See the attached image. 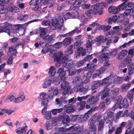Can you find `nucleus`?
Listing matches in <instances>:
<instances>
[{
    "label": "nucleus",
    "instance_id": "1",
    "mask_svg": "<svg viewBox=\"0 0 134 134\" xmlns=\"http://www.w3.org/2000/svg\"><path fill=\"white\" fill-rule=\"evenodd\" d=\"M90 96V94H88L86 96H82L81 97H78L77 98H75L74 97L71 98L70 99L68 100L69 103H71L74 104L75 103L77 100V101H79L77 103V106L80 107L79 108V110H83L85 108L86 102L85 101H83V100H85Z\"/></svg>",
    "mask_w": 134,
    "mask_h": 134
},
{
    "label": "nucleus",
    "instance_id": "2",
    "mask_svg": "<svg viewBox=\"0 0 134 134\" xmlns=\"http://www.w3.org/2000/svg\"><path fill=\"white\" fill-rule=\"evenodd\" d=\"M59 93V90L58 87H57L55 88L54 87H52L48 91V93L47 94L46 93H42L40 94V98H43V97L47 99L49 98L50 100L53 99L54 96L57 95Z\"/></svg>",
    "mask_w": 134,
    "mask_h": 134
},
{
    "label": "nucleus",
    "instance_id": "3",
    "mask_svg": "<svg viewBox=\"0 0 134 134\" xmlns=\"http://www.w3.org/2000/svg\"><path fill=\"white\" fill-rule=\"evenodd\" d=\"M52 25L56 28L60 29L63 26L64 21L62 17L58 16L57 17L54 18L52 20Z\"/></svg>",
    "mask_w": 134,
    "mask_h": 134
},
{
    "label": "nucleus",
    "instance_id": "4",
    "mask_svg": "<svg viewBox=\"0 0 134 134\" xmlns=\"http://www.w3.org/2000/svg\"><path fill=\"white\" fill-rule=\"evenodd\" d=\"M65 58L62 61L63 67L68 69L71 68L74 65L73 61L72 60H69L67 57H65Z\"/></svg>",
    "mask_w": 134,
    "mask_h": 134
},
{
    "label": "nucleus",
    "instance_id": "5",
    "mask_svg": "<svg viewBox=\"0 0 134 134\" xmlns=\"http://www.w3.org/2000/svg\"><path fill=\"white\" fill-rule=\"evenodd\" d=\"M11 26L10 24L6 22L3 24L2 26L0 27V33L5 32L8 33V35L10 36V30L8 28Z\"/></svg>",
    "mask_w": 134,
    "mask_h": 134
},
{
    "label": "nucleus",
    "instance_id": "6",
    "mask_svg": "<svg viewBox=\"0 0 134 134\" xmlns=\"http://www.w3.org/2000/svg\"><path fill=\"white\" fill-rule=\"evenodd\" d=\"M110 91V89L109 88H106L102 91L99 92V93L97 95L98 97L101 96V99H103L106 97L109 96Z\"/></svg>",
    "mask_w": 134,
    "mask_h": 134
},
{
    "label": "nucleus",
    "instance_id": "7",
    "mask_svg": "<svg viewBox=\"0 0 134 134\" xmlns=\"http://www.w3.org/2000/svg\"><path fill=\"white\" fill-rule=\"evenodd\" d=\"M85 2L83 0H69L68 2L73 4V7L76 9H78L82 2Z\"/></svg>",
    "mask_w": 134,
    "mask_h": 134
},
{
    "label": "nucleus",
    "instance_id": "8",
    "mask_svg": "<svg viewBox=\"0 0 134 134\" xmlns=\"http://www.w3.org/2000/svg\"><path fill=\"white\" fill-rule=\"evenodd\" d=\"M109 54L107 52H103L101 55L98 56V59L99 62L101 63L105 61H109Z\"/></svg>",
    "mask_w": 134,
    "mask_h": 134
},
{
    "label": "nucleus",
    "instance_id": "9",
    "mask_svg": "<svg viewBox=\"0 0 134 134\" xmlns=\"http://www.w3.org/2000/svg\"><path fill=\"white\" fill-rule=\"evenodd\" d=\"M89 97V98L87 101V102L89 105H92L95 104L97 103L99 100V98L98 97L97 95L95 96L91 95L87 98Z\"/></svg>",
    "mask_w": 134,
    "mask_h": 134
},
{
    "label": "nucleus",
    "instance_id": "10",
    "mask_svg": "<svg viewBox=\"0 0 134 134\" xmlns=\"http://www.w3.org/2000/svg\"><path fill=\"white\" fill-rule=\"evenodd\" d=\"M40 94L38 97V98L41 100L42 102L41 103V105L42 106H44V107L42 109V114H44V113L46 111H44L46 109H47L48 106V103L49 100L48 99H47L46 98H44L43 97V98H40Z\"/></svg>",
    "mask_w": 134,
    "mask_h": 134
},
{
    "label": "nucleus",
    "instance_id": "11",
    "mask_svg": "<svg viewBox=\"0 0 134 134\" xmlns=\"http://www.w3.org/2000/svg\"><path fill=\"white\" fill-rule=\"evenodd\" d=\"M63 52L62 51H59L57 52L54 54V62H57V61L61 60V62L66 57V56H63Z\"/></svg>",
    "mask_w": 134,
    "mask_h": 134
},
{
    "label": "nucleus",
    "instance_id": "12",
    "mask_svg": "<svg viewBox=\"0 0 134 134\" xmlns=\"http://www.w3.org/2000/svg\"><path fill=\"white\" fill-rule=\"evenodd\" d=\"M66 70L64 71L63 68H60L58 70L57 73L59 74V76L60 77V80L62 81H64L65 80V76Z\"/></svg>",
    "mask_w": 134,
    "mask_h": 134
},
{
    "label": "nucleus",
    "instance_id": "13",
    "mask_svg": "<svg viewBox=\"0 0 134 134\" xmlns=\"http://www.w3.org/2000/svg\"><path fill=\"white\" fill-rule=\"evenodd\" d=\"M108 10L109 13L114 14H117L120 11V9L118 6H110L108 8Z\"/></svg>",
    "mask_w": 134,
    "mask_h": 134
},
{
    "label": "nucleus",
    "instance_id": "14",
    "mask_svg": "<svg viewBox=\"0 0 134 134\" xmlns=\"http://www.w3.org/2000/svg\"><path fill=\"white\" fill-rule=\"evenodd\" d=\"M108 40L107 38H105L104 39V36L101 35L96 37L93 41L95 42H98L97 45H99L100 43H102L105 42Z\"/></svg>",
    "mask_w": 134,
    "mask_h": 134
},
{
    "label": "nucleus",
    "instance_id": "15",
    "mask_svg": "<svg viewBox=\"0 0 134 134\" xmlns=\"http://www.w3.org/2000/svg\"><path fill=\"white\" fill-rule=\"evenodd\" d=\"M63 108L65 109L66 113H73L75 111L74 106L71 105H65Z\"/></svg>",
    "mask_w": 134,
    "mask_h": 134
},
{
    "label": "nucleus",
    "instance_id": "16",
    "mask_svg": "<svg viewBox=\"0 0 134 134\" xmlns=\"http://www.w3.org/2000/svg\"><path fill=\"white\" fill-rule=\"evenodd\" d=\"M95 123L89 121L88 126L90 131L91 132H92L96 133L97 130L96 125H95Z\"/></svg>",
    "mask_w": 134,
    "mask_h": 134
},
{
    "label": "nucleus",
    "instance_id": "17",
    "mask_svg": "<svg viewBox=\"0 0 134 134\" xmlns=\"http://www.w3.org/2000/svg\"><path fill=\"white\" fill-rule=\"evenodd\" d=\"M55 36L54 35H51L48 34L44 37L43 38V40L45 42H48L51 43L53 41H54V38Z\"/></svg>",
    "mask_w": 134,
    "mask_h": 134
},
{
    "label": "nucleus",
    "instance_id": "18",
    "mask_svg": "<svg viewBox=\"0 0 134 134\" xmlns=\"http://www.w3.org/2000/svg\"><path fill=\"white\" fill-rule=\"evenodd\" d=\"M101 117L100 115H97V114H95L89 120L90 122H92L95 123L96 122H99Z\"/></svg>",
    "mask_w": 134,
    "mask_h": 134
},
{
    "label": "nucleus",
    "instance_id": "19",
    "mask_svg": "<svg viewBox=\"0 0 134 134\" xmlns=\"http://www.w3.org/2000/svg\"><path fill=\"white\" fill-rule=\"evenodd\" d=\"M94 43V41L88 40L86 44V47L88 52H90L92 49V44Z\"/></svg>",
    "mask_w": 134,
    "mask_h": 134
},
{
    "label": "nucleus",
    "instance_id": "20",
    "mask_svg": "<svg viewBox=\"0 0 134 134\" xmlns=\"http://www.w3.org/2000/svg\"><path fill=\"white\" fill-rule=\"evenodd\" d=\"M122 96L120 95L119 96H118L116 99L117 102L116 103V104L114 105V108H117L119 107L120 108H121V107L120 106V105L121 103V101L122 100Z\"/></svg>",
    "mask_w": 134,
    "mask_h": 134
},
{
    "label": "nucleus",
    "instance_id": "21",
    "mask_svg": "<svg viewBox=\"0 0 134 134\" xmlns=\"http://www.w3.org/2000/svg\"><path fill=\"white\" fill-rule=\"evenodd\" d=\"M95 65L93 63H89L87 64L86 66L85 67V70H86L91 71L93 72L94 69Z\"/></svg>",
    "mask_w": 134,
    "mask_h": 134
},
{
    "label": "nucleus",
    "instance_id": "22",
    "mask_svg": "<svg viewBox=\"0 0 134 134\" xmlns=\"http://www.w3.org/2000/svg\"><path fill=\"white\" fill-rule=\"evenodd\" d=\"M72 18H78L79 14L77 11L74 9H71L70 10Z\"/></svg>",
    "mask_w": 134,
    "mask_h": 134
},
{
    "label": "nucleus",
    "instance_id": "23",
    "mask_svg": "<svg viewBox=\"0 0 134 134\" xmlns=\"http://www.w3.org/2000/svg\"><path fill=\"white\" fill-rule=\"evenodd\" d=\"M7 10L8 12L13 13L19 12L20 11L18 8L15 6H9L7 8Z\"/></svg>",
    "mask_w": 134,
    "mask_h": 134
},
{
    "label": "nucleus",
    "instance_id": "24",
    "mask_svg": "<svg viewBox=\"0 0 134 134\" xmlns=\"http://www.w3.org/2000/svg\"><path fill=\"white\" fill-rule=\"evenodd\" d=\"M127 50L123 49L122 50L118 55V59L120 60L124 59L127 55Z\"/></svg>",
    "mask_w": 134,
    "mask_h": 134
},
{
    "label": "nucleus",
    "instance_id": "25",
    "mask_svg": "<svg viewBox=\"0 0 134 134\" xmlns=\"http://www.w3.org/2000/svg\"><path fill=\"white\" fill-rule=\"evenodd\" d=\"M73 39L72 38L70 37L65 38L63 41V44L64 46H67L72 43Z\"/></svg>",
    "mask_w": 134,
    "mask_h": 134
},
{
    "label": "nucleus",
    "instance_id": "26",
    "mask_svg": "<svg viewBox=\"0 0 134 134\" xmlns=\"http://www.w3.org/2000/svg\"><path fill=\"white\" fill-rule=\"evenodd\" d=\"M73 47L72 45H70L65 51V55L66 57H69L73 53L72 48Z\"/></svg>",
    "mask_w": 134,
    "mask_h": 134
},
{
    "label": "nucleus",
    "instance_id": "27",
    "mask_svg": "<svg viewBox=\"0 0 134 134\" xmlns=\"http://www.w3.org/2000/svg\"><path fill=\"white\" fill-rule=\"evenodd\" d=\"M119 0H105L104 2L102 3V5L103 7H108V5L111 4L114 2H115L116 1Z\"/></svg>",
    "mask_w": 134,
    "mask_h": 134
},
{
    "label": "nucleus",
    "instance_id": "28",
    "mask_svg": "<svg viewBox=\"0 0 134 134\" xmlns=\"http://www.w3.org/2000/svg\"><path fill=\"white\" fill-rule=\"evenodd\" d=\"M109 77H107L103 79L102 81H100V85H101L102 86H103L107 84V86H106V87H107L111 84L110 83H109Z\"/></svg>",
    "mask_w": 134,
    "mask_h": 134
},
{
    "label": "nucleus",
    "instance_id": "29",
    "mask_svg": "<svg viewBox=\"0 0 134 134\" xmlns=\"http://www.w3.org/2000/svg\"><path fill=\"white\" fill-rule=\"evenodd\" d=\"M23 25L22 24H16L14 25L13 29V31L14 33L18 32L20 29L23 28Z\"/></svg>",
    "mask_w": 134,
    "mask_h": 134
},
{
    "label": "nucleus",
    "instance_id": "30",
    "mask_svg": "<svg viewBox=\"0 0 134 134\" xmlns=\"http://www.w3.org/2000/svg\"><path fill=\"white\" fill-rule=\"evenodd\" d=\"M130 0H123V2L122 4L119 5L118 6L119 7L121 10H124L126 9L127 7L126 3Z\"/></svg>",
    "mask_w": 134,
    "mask_h": 134
},
{
    "label": "nucleus",
    "instance_id": "31",
    "mask_svg": "<svg viewBox=\"0 0 134 134\" xmlns=\"http://www.w3.org/2000/svg\"><path fill=\"white\" fill-rule=\"evenodd\" d=\"M85 13L86 15L89 18H91L92 17L91 15H95L96 12L94 11V9H89L85 12Z\"/></svg>",
    "mask_w": 134,
    "mask_h": 134
},
{
    "label": "nucleus",
    "instance_id": "32",
    "mask_svg": "<svg viewBox=\"0 0 134 134\" xmlns=\"http://www.w3.org/2000/svg\"><path fill=\"white\" fill-rule=\"evenodd\" d=\"M55 68L54 66H51L49 69L48 73L49 76L51 77H53L56 72L55 70Z\"/></svg>",
    "mask_w": 134,
    "mask_h": 134
},
{
    "label": "nucleus",
    "instance_id": "33",
    "mask_svg": "<svg viewBox=\"0 0 134 134\" xmlns=\"http://www.w3.org/2000/svg\"><path fill=\"white\" fill-rule=\"evenodd\" d=\"M104 121V120L101 119L99 122L98 125V131H102L103 129Z\"/></svg>",
    "mask_w": 134,
    "mask_h": 134
},
{
    "label": "nucleus",
    "instance_id": "34",
    "mask_svg": "<svg viewBox=\"0 0 134 134\" xmlns=\"http://www.w3.org/2000/svg\"><path fill=\"white\" fill-rule=\"evenodd\" d=\"M83 81L81 79L80 76H76L75 77L72 81L73 83L75 84L76 83H82V84L85 83L83 82Z\"/></svg>",
    "mask_w": 134,
    "mask_h": 134
},
{
    "label": "nucleus",
    "instance_id": "35",
    "mask_svg": "<svg viewBox=\"0 0 134 134\" xmlns=\"http://www.w3.org/2000/svg\"><path fill=\"white\" fill-rule=\"evenodd\" d=\"M29 18V17L27 15L22 14L19 15L18 19L20 20L25 21L28 19Z\"/></svg>",
    "mask_w": 134,
    "mask_h": 134
},
{
    "label": "nucleus",
    "instance_id": "36",
    "mask_svg": "<svg viewBox=\"0 0 134 134\" xmlns=\"http://www.w3.org/2000/svg\"><path fill=\"white\" fill-rule=\"evenodd\" d=\"M80 126L78 124H75L71 126L68 129V130H71L72 132H75L79 129Z\"/></svg>",
    "mask_w": 134,
    "mask_h": 134
},
{
    "label": "nucleus",
    "instance_id": "37",
    "mask_svg": "<svg viewBox=\"0 0 134 134\" xmlns=\"http://www.w3.org/2000/svg\"><path fill=\"white\" fill-rule=\"evenodd\" d=\"M92 72H93L91 71H89L87 73L86 78V79L83 81V82L87 83L90 82L89 79L91 77Z\"/></svg>",
    "mask_w": 134,
    "mask_h": 134
},
{
    "label": "nucleus",
    "instance_id": "38",
    "mask_svg": "<svg viewBox=\"0 0 134 134\" xmlns=\"http://www.w3.org/2000/svg\"><path fill=\"white\" fill-rule=\"evenodd\" d=\"M127 97L130 101V103H132L133 101L134 97L133 93L131 91H129L127 93Z\"/></svg>",
    "mask_w": 134,
    "mask_h": 134
},
{
    "label": "nucleus",
    "instance_id": "39",
    "mask_svg": "<svg viewBox=\"0 0 134 134\" xmlns=\"http://www.w3.org/2000/svg\"><path fill=\"white\" fill-rule=\"evenodd\" d=\"M100 81H95L94 85H92L91 89L92 90H94L97 89L98 87L101 86L100 85Z\"/></svg>",
    "mask_w": 134,
    "mask_h": 134
},
{
    "label": "nucleus",
    "instance_id": "40",
    "mask_svg": "<svg viewBox=\"0 0 134 134\" xmlns=\"http://www.w3.org/2000/svg\"><path fill=\"white\" fill-rule=\"evenodd\" d=\"M45 115L44 118L46 120H48L52 118L51 111H47L44 114H42Z\"/></svg>",
    "mask_w": 134,
    "mask_h": 134
},
{
    "label": "nucleus",
    "instance_id": "41",
    "mask_svg": "<svg viewBox=\"0 0 134 134\" xmlns=\"http://www.w3.org/2000/svg\"><path fill=\"white\" fill-rule=\"evenodd\" d=\"M69 83L66 81H63L61 84V86L62 90L67 89V87H69Z\"/></svg>",
    "mask_w": 134,
    "mask_h": 134
},
{
    "label": "nucleus",
    "instance_id": "42",
    "mask_svg": "<svg viewBox=\"0 0 134 134\" xmlns=\"http://www.w3.org/2000/svg\"><path fill=\"white\" fill-rule=\"evenodd\" d=\"M82 42L81 41H77L74 44V48L75 49H77V51H78V49L80 47H82L80 46L82 44Z\"/></svg>",
    "mask_w": 134,
    "mask_h": 134
},
{
    "label": "nucleus",
    "instance_id": "43",
    "mask_svg": "<svg viewBox=\"0 0 134 134\" xmlns=\"http://www.w3.org/2000/svg\"><path fill=\"white\" fill-rule=\"evenodd\" d=\"M103 7L94 9V11L96 12L95 15L98 14L99 15H102L103 13Z\"/></svg>",
    "mask_w": 134,
    "mask_h": 134
},
{
    "label": "nucleus",
    "instance_id": "44",
    "mask_svg": "<svg viewBox=\"0 0 134 134\" xmlns=\"http://www.w3.org/2000/svg\"><path fill=\"white\" fill-rule=\"evenodd\" d=\"M97 26H99V27H96L94 30H93L92 31V34H94L96 32L97 30H104V27H105V25H100L98 24H97Z\"/></svg>",
    "mask_w": 134,
    "mask_h": 134
},
{
    "label": "nucleus",
    "instance_id": "45",
    "mask_svg": "<svg viewBox=\"0 0 134 134\" xmlns=\"http://www.w3.org/2000/svg\"><path fill=\"white\" fill-rule=\"evenodd\" d=\"M55 104L58 108L62 107L63 106V104L60 98H57L55 99Z\"/></svg>",
    "mask_w": 134,
    "mask_h": 134
},
{
    "label": "nucleus",
    "instance_id": "46",
    "mask_svg": "<svg viewBox=\"0 0 134 134\" xmlns=\"http://www.w3.org/2000/svg\"><path fill=\"white\" fill-rule=\"evenodd\" d=\"M129 104L127 99L126 98H124L122 101V106L123 108L126 109L128 108Z\"/></svg>",
    "mask_w": 134,
    "mask_h": 134
},
{
    "label": "nucleus",
    "instance_id": "47",
    "mask_svg": "<svg viewBox=\"0 0 134 134\" xmlns=\"http://www.w3.org/2000/svg\"><path fill=\"white\" fill-rule=\"evenodd\" d=\"M81 21L82 23L80 24V26H82L86 24L87 20V18L85 17L83 15L81 16L80 18Z\"/></svg>",
    "mask_w": 134,
    "mask_h": 134
},
{
    "label": "nucleus",
    "instance_id": "48",
    "mask_svg": "<svg viewBox=\"0 0 134 134\" xmlns=\"http://www.w3.org/2000/svg\"><path fill=\"white\" fill-rule=\"evenodd\" d=\"M8 51L9 53H10L14 51V52L13 53V54L15 56L16 55V53H17V49L16 48H14L13 46H11L8 47Z\"/></svg>",
    "mask_w": 134,
    "mask_h": 134
},
{
    "label": "nucleus",
    "instance_id": "49",
    "mask_svg": "<svg viewBox=\"0 0 134 134\" xmlns=\"http://www.w3.org/2000/svg\"><path fill=\"white\" fill-rule=\"evenodd\" d=\"M83 86L82 85H80L78 86L76 85L74 87L73 89L74 91L75 92H78L80 91V92L82 88H83Z\"/></svg>",
    "mask_w": 134,
    "mask_h": 134
},
{
    "label": "nucleus",
    "instance_id": "50",
    "mask_svg": "<svg viewBox=\"0 0 134 134\" xmlns=\"http://www.w3.org/2000/svg\"><path fill=\"white\" fill-rule=\"evenodd\" d=\"M25 98V96L23 94L18 96L16 98V103H19L24 101Z\"/></svg>",
    "mask_w": 134,
    "mask_h": 134
},
{
    "label": "nucleus",
    "instance_id": "51",
    "mask_svg": "<svg viewBox=\"0 0 134 134\" xmlns=\"http://www.w3.org/2000/svg\"><path fill=\"white\" fill-rule=\"evenodd\" d=\"M70 121V117L68 115H66V116H65V117L63 120L62 122L63 124H65L69 123Z\"/></svg>",
    "mask_w": 134,
    "mask_h": 134
},
{
    "label": "nucleus",
    "instance_id": "52",
    "mask_svg": "<svg viewBox=\"0 0 134 134\" xmlns=\"http://www.w3.org/2000/svg\"><path fill=\"white\" fill-rule=\"evenodd\" d=\"M125 15L124 14H121L118 16V22L122 23L124 21Z\"/></svg>",
    "mask_w": 134,
    "mask_h": 134
},
{
    "label": "nucleus",
    "instance_id": "53",
    "mask_svg": "<svg viewBox=\"0 0 134 134\" xmlns=\"http://www.w3.org/2000/svg\"><path fill=\"white\" fill-rule=\"evenodd\" d=\"M52 82V80L50 79L46 80L43 84V87L44 88H46L50 86Z\"/></svg>",
    "mask_w": 134,
    "mask_h": 134
},
{
    "label": "nucleus",
    "instance_id": "54",
    "mask_svg": "<svg viewBox=\"0 0 134 134\" xmlns=\"http://www.w3.org/2000/svg\"><path fill=\"white\" fill-rule=\"evenodd\" d=\"M78 51H79L80 52V54L82 56L85 55L86 53V49H83V47H80L79 48Z\"/></svg>",
    "mask_w": 134,
    "mask_h": 134
},
{
    "label": "nucleus",
    "instance_id": "55",
    "mask_svg": "<svg viewBox=\"0 0 134 134\" xmlns=\"http://www.w3.org/2000/svg\"><path fill=\"white\" fill-rule=\"evenodd\" d=\"M133 122L131 120H129L128 121V123L127 124L126 127L127 129V130H129L132 129V128L133 127Z\"/></svg>",
    "mask_w": 134,
    "mask_h": 134
},
{
    "label": "nucleus",
    "instance_id": "56",
    "mask_svg": "<svg viewBox=\"0 0 134 134\" xmlns=\"http://www.w3.org/2000/svg\"><path fill=\"white\" fill-rule=\"evenodd\" d=\"M66 115L64 112H62L61 113L58 117V121H62L63 120L65 117V116H66Z\"/></svg>",
    "mask_w": 134,
    "mask_h": 134
},
{
    "label": "nucleus",
    "instance_id": "57",
    "mask_svg": "<svg viewBox=\"0 0 134 134\" xmlns=\"http://www.w3.org/2000/svg\"><path fill=\"white\" fill-rule=\"evenodd\" d=\"M92 54L88 55L86 56V57L83 59L85 63L86 62H90L91 60L93 58L92 56Z\"/></svg>",
    "mask_w": 134,
    "mask_h": 134
},
{
    "label": "nucleus",
    "instance_id": "58",
    "mask_svg": "<svg viewBox=\"0 0 134 134\" xmlns=\"http://www.w3.org/2000/svg\"><path fill=\"white\" fill-rule=\"evenodd\" d=\"M29 5L32 6H36L40 4L37 0H31L29 2Z\"/></svg>",
    "mask_w": 134,
    "mask_h": 134
},
{
    "label": "nucleus",
    "instance_id": "59",
    "mask_svg": "<svg viewBox=\"0 0 134 134\" xmlns=\"http://www.w3.org/2000/svg\"><path fill=\"white\" fill-rule=\"evenodd\" d=\"M47 34L46 32L45 31L44 29H41V32L40 33V37L41 38H43H43H44L45 35Z\"/></svg>",
    "mask_w": 134,
    "mask_h": 134
},
{
    "label": "nucleus",
    "instance_id": "60",
    "mask_svg": "<svg viewBox=\"0 0 134 134\" xmlns=\"http://www.w3.org/2000/svg\"><path fill=\"white\" fill-rule=\"evenodd\" d=\"M131 84H123L121 88L123 90L125 91H127L131 86Z\"/></svg>",
    "mask_w": 134,
    "mask_h": 134
},
{
    "label": "nucleus",
    "instance_id": "61",
    "mask_svg": "<svg viewBox=\"0 0 134 134\" xmlns=\"http://www.w3.org/2000/svg\"><path fill=\"white\" fill-rule=\"evenodd\" d=\"M85 63L83 59L78 61L76 64V66L77 67H80L83 66Z\"/></svg>",
    "mask_w": 134,
    "mask_h": 134
},
{
    "label": "nucleus",
    "instance_id": "62",
    "mask_svg": "<svg viewBox=\"0 0 134 134\" xmlns=\"http://www.w3.org/2000/svg\"><path fill=\"white\" fill-rule=\"evenodd\" d=\"M90 4H86V3H82L80 6H81L82 8L84 9H88L90 6Z\"/></svg>",
    "mask_w": 134,
    "mask_h": 134
},
{
    "label": "nucleus",
    "instance_id": "63",
    "mask_svg": "<svg viewBox=\"0 0 134 134\" xmlns=\"http://www.w3.org/2000/svg\"><path fill=\"white\" fill-rule=\"evenodd\" d=\"M128 74L129 75H131L134 72V67L130 66L128 69Z\"/></svg>",
    "mask_w": 134,
    "mask_h": 134
},
{
    "label": "nucleus",
    "instance_id": "64",
    "mask_svg": "<svg viewBox=\"0 0 134 134\" xmlns=\"http://www.w3.org/2000/svg\"><path fill=\"white\" fill-rule=\"evenodd\" d=\"M125 134H134V126L132 129L126 130Z\"/></svg>",
    "mask_w": 134,
    "mask_h": 134
}]
</instances>
